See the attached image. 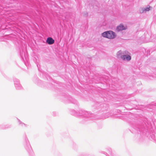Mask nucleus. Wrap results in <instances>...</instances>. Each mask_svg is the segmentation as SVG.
<instances>
[{
    "instance_id": "nucleus-6",
    "label": "nucleus",
    "mask_w": 156,
    "mask_h": 156,
    "mask_svg": "<svg viewBox=\"0 0 156 156\" xmlns=\"http://www.w3.org/2000/svg\"><path fill=\"white\" fill-rule=\"evenodd\" d=\"M47 43L49 44H52L54 43L55 41L51 37H49L47 38Z\"/></svg>"
},
{
    "instance_id": "nucleus-10",
    "label": "nucleus",
    "mask_w": 156,
    "mask_h": 156,
    "mask_svg": "<svg viewBox=\"0 0 156 156\" xmlns=\"http://www.w3.org/2000/svg\"><path fill=\"white\" fill-rule=\"evenodd\" d=\"M19 124H22V126H26V125L23 123H22L21 122L20 120H19Z\"/></svg>"
},
{
    "instance_id": "nucleus-4",
    "label": "nucleus",
    "mask_w": 156,
    "mask_h": 156,
    "mask_svg": "<svg viewBox=\"0 0 156 156\" xmlns=\"http://www.w3.org/2000/svg\"><path fill=\"white\" fill-rule=\"evenodd\" d=\"M14 82L15 87L17 89L21 90L22 89V87L18 79H14Z\"/></svg>"
},
{
    "instance_id": "nucleus-11",
    "label": "nucleus",
    "mask_w": 156,
    "mask_h": 156,
    "mask_svg": "<svg viewBox=\"0 0 156 156\" xmlns=\"http://www.w3.org/2000/svg\"><path fill=\"white\" fill-rule=\"evenodd\" d=\"M20 55H21V57L23 59V57L22 54L21 53V54H20Z\"/></svg>"
},
{
    "instance_id": "nucleus-8",
    "label": "nucleus",
    "mask_w": 156,
    "mask_h": 156,
    "mask_svg": "<svg viewBox=\"0 0 156 156\" xmlns=\"http://www.w3.org/2000/svg\"><path fill=\"white\" fill-rule=\"evenodd\" d=\"M150 7H149L144 8L145 12L149 11L150 10Z\"/></svg>"
},
{
    "instance_id": "nucleus-2",
    "label": "nucleus",
    "mask_w": 156,
    "mask_h": 156,
    "mask_svg": "<svg viewBox=\"0 0 156 156\" xmlns=\"http://www.w3.org/2000/svg\"><path fill=\"white\" fill-rule=\"evenodd\" d=\"M102 35L104 37L110 39H113L116 37L115 33L111 30L104 32L102 34Z\"/></svg>"
},
{
    "instance_id": "nucleus-7",
    "label": "nucleus",
    "mask_w": 156,
    "mask_h": 156,
    "mask_svg": "<svg viewBox=\"0 0 156 156\" xmlns=\"http://www.w3.org/2000/svg\"><path fill=\"white\" fill-rule=\"evenodd\" d=\"M140 12L141 13L145 12L144 8H141L140 9Z\"/></svg>"
},
{
    "instance_id": "nucleus-3",
    "label": "nucleus",
    "mask_w": 156,
    "mask_h": 156,
    "mask_svg": "<svg viewBox=\"0 0 156 156\" xmlns=\"http://www.w3.org/2000/svg\"><path fill=\"white\" fill-rule=\"evenodd\" d=\"M121 51H119L117 53V57L118 58H121L123 60L129 61H130L131 58L130 56L128 55H122Z\"/></svg>"
},
{
    "instance_id": "nucleus-12",
    "label": "nucleus",
    "mask_w": 156,
    "mask_h": 156,
    "mask_svg": "<svg viewBox=\"0 0 156 156\" xmlns=\"http://www.w3.org/2000/svg\"><path fill=\"white\" fill-rule=\"evenodd\" d=\"M27 143L28 144V146H30V144H29V142H28V141H27Z\"/></svg>"
},
{
    "instance_id": "nucleus-1",
    "label": "nucleus",
    "mask_w": 156,
    "mask_h": 156,
    "mask_svg": "<svg viewBox=\"0 0 156 156\" xmlns=\"http://www.w3.org/2000/svg\"><path fill=\"white\" fill-rule=\"evenodd\" d=\"M72 115L77 117L83 116L84 117H88L89 115V113L84 110H80L76 112L74 110H73L71 112Z\"/></svg>"
},
{
    "instance_id": "nucleus-5",
    "label": "nucleus",
    "mask_w": 156,
    "mask_h": 156,
    "mask_svg": "<svg viewBox=\"0 0 156 156\" xmlns=\"http://www.w3.org/2000/svg\"><path fill=\"white\" fill-rule=\"evenodd\" d=\"M126 29V27L124 26L122 24H120L117 27L116 30L118 32L122 31L123 30H125Z\"/></svg>"
},
{
    "instance_id": "nucleus-9",
    "label": "nucleus",
    "mask_w": 156,
    "mask_h": 156,
    "mask_svg": "<svg viewBox=\"0 0 156 156\" xmlns=\"http://www.w3.org/2000/svg\"><path fill=\"white\" fill-rule=\"evenodd\" d=\"M2 8H4L3 7H2L0 5V15H2V11H3V10H2Z\"/></svg>"
}]
</instances>
